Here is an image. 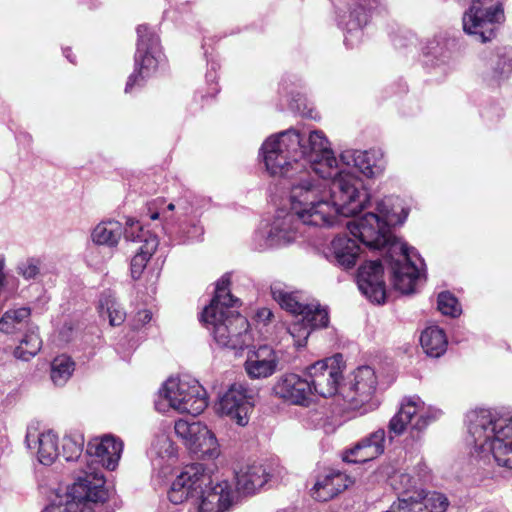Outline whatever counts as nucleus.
<instances>
[{
	"label": "nucleus",
	"mask_w": 512,
	"mask_h": 512,
	"mask_svg": "<svg viewBox=\"0 0 512 512\" xmlns=\"http://www.w3.org/2000/svg\"><path fill=\"white\" fill-rule=\"evenodd\" d=\"M324 184L305 172L289 183L291 209L279 211L272 222L268 233L272 245L293 241L301 225L331 227L339 216H354L369 201L361 178L343 173L330 190Z\"/></svg>",
	"instance_id": "nucleus-1"
},
{
	"label": "nucleus",
	"mask_w": 512,
	"mask_h": 512,
	"mask_svg": "<svg viewBox=\"0 0 512 512\" xmlns=\"http://www.w3.org/2000/svg\"><path fill=\"white\" fill-rule=\"evenodd\" d=\"M261 152L267 171L286 177L289 183L305 172L330 190L340 174L356 177L349 170L338 169V161L322 131H311L307 139L294 129L280 132L263 143Z\"/></svg>",
	"instance_id": "nucleus-2"
},
{
	"label": "nucleus",
	"mask_w": 512,
	"mask_h": 512,
	"mask_svg": "<svg viewBox=\"0 0 512 512\" xmlns=\"http://www.w3.org/2000/svg\"><path fill=\"white\" fill-rule=\"evenodd\" d=\"M390 205V198L382 200L377 204V213H366L348 222L347 227L367 247L386 249L385 259L391 268L393 287L402 294H410L420 276L423 261L413 247H408L391 234L390 227L402 224L407 212L402 209L404 215L400 217Z\"/></svg>",
	"instance_id": "nucleus-3"
},
{
	"label": "nucleus",
	"mask_w": 512,
	"mask_h": 512,
	"mask_svg": "<svg viewBox=\"0 0 512 512\" xmlns=\"http://www.w3.org/2000/svg\"><path fill=\"white\" fill-rule=\"evenodd\" d=\"M229 285V275H224L218 280L215 296L203 310L201 320L219 346L243 349L251 340L248 333L249 323L235 310L239 299L230 294Z\"/></svg>",
	"instance_id": "nucleus-4"
},
{
	"label": "nucleus",
	"mask_w": 512,
	"mask_h": 512,
	"mask_svg": "<svg viewBox=\"0 0 512 512\" xmlns=\"http://www.w3.org/2000/svg\"><path fill=\"white\" fill-rule=\"evenodd\" d=\"M468 431L482 458L492 456L499 466L512 469V416H497L489 410L467 415Z\"/></svg>",
	"instance_id": "nucleus-5"
},
{
	"label": "nucleus",
	"mask_w": 512,
	"mask_h": 512,
	"mask_svg": "<svg viewBox=\"0 0 512 512\" xmlns=\"http://www.w3.org/2000/svg\"><path fill=\"white\" fill-rule=\"evenodd\" d=\"M68 488L64 497L47 506L43 512H95L91 503L104 502L107 491L104 476L92 464Z\"/></svg>",
	"instance_id": "nucleus-6"
},
{
	"label": "nucleus",
	"mask_w": 512,
	"mask_h": 512,
	"mask_svg": "<svg viewBox=\"0 0 512 512\" xmlns=\"http://www.w3.org/2000/svg\"><path fill=\"white\" fill-rule=\"evenodd\" d=\"M167 406L180 413L198 415L208 405L206 392L198 381L186 378H169L159 390Z\"/></svg>",
	"instance_id": "nucleus-7"
},
{
	"label": "nucleus",
	"mask_w": 512,
	"mask_h": 512,
	"mask_svg": "<svg viewBox=\"0 0 512 512\" xmlns=\"http://www.w3.org/2000/svg\"><path fill=\"white\" fill-rule=\"evenodd\" d=\"M137 50L135 54V67L138 71L129 76L125 86V93H130L134 86H141L145 78L149 77L162 60L159 37L147 25L137 27Z\"/></svg>",
	"instance_id": "nucleus-8"
},
{
	"label": "nucleus",
	"mask_w": 512,
	"mask_h": 512,
	"mask_svg": "<svg viewBox=\"0 0 512 512\" xmlns=\"http://www.w3.org/2000/svg\"><path fill=\"white\" fill-rule=\"evenodd\" d=\"M502 18L501 0H474L463 15V29L485 43L495 37L496 24Z\"/></svg>",
	"instance_id": "nucleus-9"
},
{
	"label": "nucleus",
	"mask_w": 512,
	"mask_h": 512,
	"mask_svg": "<svg viewBox=\"0 0 512 512\" xmlns=\"http://www.w3.org/2000/svg\"><path fill=\"white\" fill-rule=\"evenodd\" d=\"M207 484H210V475L200 464L188 466L172 482L168 499L176 505L190 501L195 506Z\"/></svg>",
	"instance_id": "nucleus-10"
},
{
	"label": "nucleus",
	"mask_w": 512,
	"mask_h": 512,
	"mask_svg": "<svg viewBox=\"0 0 512 512\" xmlns=\"http://www.w3.org/2000/svg\"><path fill=\"white\" fill-rule=\"evenodd\" d=\"M447 497L439 492H426L415 486L406 488L386 512H445Z\"/></svg>",
	"instance_id": "nucleus-11"
},
{
	"label": "nucleus",
	"mask_w": 512,
	"mask_h": 512,
	"mask_svg": "<svg viewBox=\"0 0 512 512\" xmlns=\"http://www.w3.org/2000/svg\"><path fill=\"white\" fill-rule=\"evenodd\" d=\"M342 363V355L336 354L309 366L307 373L311 394L314 391L323 397L333 396L342 378Z\"/></svg>",
	"instance_id": "nucleus-12"
},
{
	"label": "nucleus",
	"mask_w": 512,
	"mask_h": 512,
	"mask_svg": "<svg viewBox=\"0 0 512 512\" xmlns=\"http://www.w3.org/2000/svg\"><path fill=\"white\" fill-rule=\"evenodd\" d=\"M377 378L374 370L369 366H362L355 370L353 380L345 393V400L353 410L363 409L362 414L376 408L372 396L376 390Z\"/></svg>",
	"instance_id": "nucleus-13"
},
{
	"label": "nucleus",
	"mask_w": 512,
	"mask_h": 512,
	"mask_svg": "<svg viewBox=\"0 0 512 512\" xmlns=\"http://www.w3.org/2000/svg\"><path fill=\"white\" fill-rule=\"evenodd\" d=\"M273 299L281 308L297 316L304 313V317L312 321L313 325H328L329 316L326 309L318 304H303L299 297L291 292L288 287L280 282L271 285Z\"/></svg>",
	"instance_id": "nucleus-14"
},
{
	"label": "nucleus",
	"mask_w": 512,
	"mask_h": 512,
	"mask_svg": "<svg viewBox=\"0 0 512 512\" xmlns=\"http://www.w3.org/2000/svg\"><path fill=\"white\" fill-rule=\"evenodd\" d=\"M126 225L124 232L126 240L141 243L131 260V276L134 280H137L142 275L150 257L156 251L159 242L157 236L144 231L138 221L128 219Z\"/></svg>",
	"instance_id": "nucleus-15"
},
{
	"label": "nucleus",
	"mask_w": 512,
	"mask_h": 512,
	"mask_svg": "<svg viewBox=\"0 0 512 512\" xmlns=\"http://www.w3.org/2000/svg\"><path fill=\"white\" fill-rule=\"evenodd\" d=\"M236 492L227 480L214 481L205 485L195 504L197 512H227L237 501Z\"/></svg>",
	"instance_id": "nucleus-16"
},
{
	"label": "nucleus",
	"mask_w": 512,
	"mask_h": 512,
	"mask_svg": "<svg viewBox=\"0 0 512 512\" xmlns=\"http://www.w3.org/2000/svg\"><path fill=\"white\" fill-rule=\"evenodd\" d=\"M218 411L239 426H246L252 411L251 397L240 383L232 384L219 396Z\"/></svg>",
	"instance_id": "nucleus-17"
},
{
	"label": "nucleus",
	"mask_w": 512,
	"mask_h": 512,
	"mask_svg": "<svg viewBox=\"0 0 512 512\" xmlns=\"http://www.w3.org/2000/svg\"><path fill=\"white\" fill-rule=\"evenodd\" d=\"M431 418L424 413V402L418 396L406 397L401 402L399 411L389 422V431L397 435L404 432L408 425L412 431L421 432Z\"/></svg>",
	"instance_id": "nucleus-18"
},
{
	"label": "nucleus",
	"mask_w": 512,
	"mask_h": 512,
	"mask_svg": "<svg viewBox=\"0 0 512 512\" xmlns=\"http://www.w3.org/2000/svg\"><path fill=\"white\" fill-rule=\"evenodd\" d=\"M357 284L360 291L372 302L381 304L386 297L383 266L380 261H369L358 269Z\"/></svg>",
	"instance_id": "nucleus-19"
},
{
	"label": "nucleus",
	"mask_w": 512,
	"mask_h": 512,
	"mask_svg": "<svg viewBox=\"0 0 512 512\" xmlns=\"http://www.w3.org/2000/svg\"><path fill=\"white\" fill-rule=\"evenodd\" d=\"M274 394L294 405H308L311 396V385L294 373H287L278 378L273 386Z\"/></svg>",
	"instance_id": "nucleus-20"
},
{
	"label": "nucleus",
	"mask_w": 512,
	"mask_h": 512,
	"mask_svg": "<svg viewBox=\"0 0 512 512\" xmlns=\"http://www.w3.org/2000/svg\"><path fill=\"white\" fill-rule=\"evenodd\" d=\"M123 447L124 444L120 439L112 435H105L88 442L86 456L94 457V461L113 471L118 466Z\"/></svg>",
	"instance_id": "nucleus-21"
},
{
	"label": "nucleus",
	"mask_w": 512,
	"mask_h": 512,
	"mask_svg": "<svg viewBox=\"0 0 512 512\" xmlns=\"http://www.w3.org/2000/svg\"><path fill=\"white\" fill-rule=\"evenodd\" d=\"M270 473L261 463L247 464L235 473L236 497L256 494L270 480Z\"/></svg>",
	"instance_id": "nucleus-22"
},
{
	"label": "nucleus",
	"mask_w": 512,
	"mask_h": 512,
	"mask_svg": "<svg viewBox=\"0 0 512 512\" xmlns=\"http://www.w3.org/2000/svg\"><path fill=\"white\" fill-rule=\"evenodd\" d=\"M25 443L29 449L37 447L38 460L44 465H51L60 456L58 438L51 431L39 433L35 428H29Z\"/></svg>",
	"instance_id": "nucleus-23"
},
{
	"label": "nucleus",
	"mask_w": 512,
	"mask_h": 512,
	"mask_svg": "<svg viewBox=\"0 0 512 512\" xmlns=\"http://www.w3.org/2000/svg\"><path fill=\"white\" fill-rule=\"evenodd\" d=\"M385 431L378 429L368 437L359 441L344 457L351 463H365L373 460L384 452Z\"/></svg>",
	"instance_id": "nucleus-24"
},
{
	"label": "nucleus",
	"mask_w": 512,
	"mask_h": 512,
	"mask_svg": "<svg viewBox=\"0 0 512 512\" xmlns=\"http://www.w3.org/2000/svg\"><path fill=\"white\" fill-rule=\"evenodd\" d=\"M277 364L274 350L268 346H260L246 360L245 370L250 378H267L276 371Z\"/></svg>",
	"instance_id": "nucleus-25"
},
{
	"label": "nucleus",
	"mask_w": 512,
	"mask_h": 512,
	"mask_svg": "<svg viewBox=\"0 0 512 512\" xmlns=\"http://www.w3.org/2000/svg\"><path fill=\"white\" fill-rule=\"evenodd\" d=\"M481 61L487 67L486 80L491 86H498L512 73V57L507 52H484Z\"/></svg>",
	"instance_id": "nucleus-26"
},
{
	"label": "nucleus",
	"mask_w": 512,
	"mask_h": 512,
	"mask_svg": "<svg viewBox=\"0 0 512 512\" xmlns=\"http://www.w3.org/2000/svg\"><path fill=\"white\" fill-rule=\"evenodd\" d=\"M353 483L351 478L342 472H332L315 483L312 496L318 501H328L344 491Z\"/></svg>",
	"instance_id": "nucleus-27"
},
{
	"label": "nucleus",
	"mask_w": 512,
	"mask_h": 512,
	"mask_svg": "<svg viewBox=\"0 0 512 512\" xmlns=\"http://www.w3.org/2000/svg\"><path fill=\"white\" fill-rule=\"evenodd\" d=\"M340 160L348 167L357 168L367 177H374L382 171L381 165L377 162L376 153L373 151L346 150L341 153Z\"/></svg>",
	"instance_id": "nucleus-28"
},
{
	"label": "nucleus",
	"mask_w": 512,
	"mask_h": 512,
	"mask_svg": "<svg viewBox=\"0 0 512 512\" xmlns=\"http://www.w3.org/2000/svg\"><path fill=\"white\" fill-rule=\"evenodd\" d=\"M355 8L350 14V21L348 22L347 35L345 36V43L353 45L351 37L355 34L356 37L361 36V28L369 21V17L380 4L381 0H354Z\"/></svg>",
	"instance_id": "nucleus-29"
},
{
	"label": "nucleus",
	"mask_w": 512,
	"mask_h": 512,
	"mask_svg": "<svg viewBox=\"0 0 512 512\" xmlns=\"http://www.w3.org/2000/svg\"><path fill=\"white\" fill-rule=\"evenodd\" d=\"M30 317L31 310L29 307L23 306L9 309L0 318V332L6 335L25 332L33 327Z\"/></svg>",
	"instance_id": "nucleus-30"
},
{
	"label": "nucleus",
	"mask_w": 512,
	"mask_h": 512,
	"mask_svg": "<svg viewBox=\"0 0 512 512\" xmlns=\"http://www.w3.org/2000/svg\"><path fill=\"white\" fill-rule=\"evenodd\" d=\"M331 251L336 263L347 269L356 264L360 247L354 239L337 236L331 242Z\"/></svg>",
	"instance_id": "nucleus-31"
},
{
	"label": "nucleus",
	"mask_w": 512,
	"mask_h": 512,
	"mask_svg": "<svg viewBox=\"0 0 512 512\" xmlns=\"http://www.w3.org/2000/svg\"><path fill=\"white\" fill-rule=\"evenodd\" d=\"M420 343L425 353L435 358L443 355L447 348L446 335L437 326L426 328L421 334Z\"/></svg>",
	"instance_id": "nucleus-32"
},
{
	"label": "nucleus",
	"mask_w": 512,
	"mask_h": 512,
	"mask_svg": "<svg viewBox=\"0 0 512 512\" xmlns=\"http://www.w3.org/2000/svg\"><path fill=\"white\" fill-rule=\"evenodd\" d=\"M123 234L122 225L118 221H104L96 225L91 237L97 245L115 247Z\"/></svg>",
	"instance_id": "nucleus-33"
},
{
	"label": "nucleus",
	"mask_w": 512,
	"mask_h": 512,
	"mask_svg": "<svg viewBox=\"0 0 512 512\" xmlns=\"http://www.w3.org/2000/svg\"><path fill=\"white\" fill-rule=\"evenodd\" d=\"M42 347V340L38 328L33 326L24 332L22 339L13 351V356L22 361H29L35 357Z\"/></svg>",
	"instance_id": "nucleus-34"
},
{
	"label": "nucleus",
	"mask_w": 512,
	"mask_h": 512,
	"mask_svg": "<svg viewBox=\"0 0 512 512\" xmlns=\"http://www.w3.org/2000/svg\"><path fill=\"white\" fill-rule=\"evenodd\" d=\"M203 430L193 438L188 449L203 458H215L218 455V442L215 435L203 424Z\"/></svg>",
	"instance_id": "nucleus-35"
},
{
	"label": "nucleus",
	"mask_w": 512,
	"mask_h": 512,
	"mask_svg": "<svg viewBox=\"0 0 512 512\" xmlns=\"http://www.w3.org/2000/svg\"><path fill=\"white\" fill-rule=\"evenodd\" d=\"M98 310L101 316L106 315L108 317L111 326H119L125 321L126 312L111 291H105L101 294Z\"/></svg>",
	"instance_id": "nucleus-36"
},
{
	"label": "nucleus",
	"mask_w": 512,
	"mask_h": 512,
	"mask_svg": "<svg viewBox=\"0 0 512 512\" xmlns=\"http://www.w3.org/2000/svg\"><path fill=\"white\" fill-rule=\"evenodd\" d=\"M327 325H313L312 321L304 317V313L295 316V320L288 327V333L293 338L297 348L304 347L307 339L314 329L324 328Z\"/></svg>",
	"instance_id": "nucleus-37"
},
{
	"label": "nucleus",
	"mask_w": 512,
	"mask_h": 512,
	"mask_svg": "<svg viewBox=\"0 0 512 512\" xmlns=\"http://www.w3.org/2000/svg\"><path fill=\"white\" fill-rule=\"evenodd\" d=\"M75 369L74 361L67 355H59L51 362L50 377L56 386H63Z\"/></svg>",
	"instance_id": "nucleus-38"
},
{
	"label": "nucleus",
	"mask_w": 512,
	"mask_h": 512,
	"mask_svg": "<svg viewBox=\"0 0 512 512\" xmlns=\"http://www.w3.org/2000/svg\"><path fill=\"white\" fill-rule=\"evenodd\" d=\"M84 439L81 435H65L62 439V456L66 461L77 460L82 453Z\"/></svg>",
	"instance_id": "nucleus-39"
},
{
	"label": "nucleus",
	"mask_w": 512,
	"mask_h": 512,
	"mask_svg": "<svg viewBox=\"0 0 512 512\" xmlns=\"http://www.w3.org/2000/svg\"><path fill=\"white\" fill-rule=\"evenodd\" d=\"M199 429H203L201 422H188L180 419L175 422L174 430L175 434L183 441V443L189 447L193 438L199 433ZM204 431V430H201Z\"/></svg>",
	"instance_id": "nucleus-40"
},
{
	"label": "nucleus",
	"mask_w": 512,
	"mask_h": 512,
	"mask_svg": "<svg viewBox=\"0 0 512 512\" xmlns=\"http://www.w3.org/2000/svg\"><path fill=\"white\" fill-rule=\"evenodd\" d=\"M41 261L36 257L20 260L16 265V273L25 280H34L40 274Z\"/></svg>",
	"instance_id": "nucleus-41"
},
{
	"label": "nucleus",
	"mask_w": 512,
	"mask_h": 512,
	"mask_svg": "<svg viewBox=\"0 0 512 512\" xmlns=\"http://www.w3.org/2000/svg\"><path fill=\"white\" fill-rule=\"evenodd\" d=\"M438 309L442 314L452 317L461 313L457 299L449 292H442L438 295Z\"/></svg>",
	"instance_id": "nucleus-42"
},
{
	"label": "nucleus",
	"mask_w": 512,
	"mask_h": 512,
	"mask_svg": "<svg viewBox=\"0 0 512 512\" xmlns=\"http://www.w3.org/2000/svg\"><path fill=\"white\" fill-rule=\"evenodd\" d=\"M157 444H161L162 448H164V452L166 454H172L173 453V444L169 440V438L165 435H161L157 438Z\"/></svg>",
	"instance_id": "nucleus-43"
},
{
	"label": "nucleus",
	"mask_w": 512,
	"mask_h": 512,
	"mask_svg": "<svg viewBox=\"0 0 512 512\" xmlns=\"http://www.w3.org/2000/svg\"><path fill=\"white\" fill-rule=\"evenodd\" d=\"M257 317L259 318V320L263 321L264 323H267L272 320L273 313L268 308H262L261 310L258 311Z\"/></svg>",
	"instance_id": "nucleus-44"
},
{
	"label": "nucleus",
	"mask_w": 512,
	"mask_h": 512,
	"mask_svg": "<svg viewBox=\"0 0 512 512\" xmlns=\"http://www.w3.org/2000/svg\"><path fill=\"white\" fill-rule=\"evenodd\" d=\"M138 318L142 324H146L150 322V320L152 319V313L148 310L140 311L138 313Z\"/></svg>",
	"instance_id": "nucleus-45"
},
{
	"label": "nucleus",
	"mask_w": 512,
	"mask_h": 512,
	"mask_svg": "<svg viewBox=\"0 0 512 512\" xmlns=\"http://www.w3.org/2000/svg\"><path fill=\"white\" fill-rule=\"evenodd\" d=\"M175 209V205L173 203H170L167 205V207L165 208V210L162 212V218L163 220L168 223L169 222V217L167 215V212L168 211H173Z\"/></svg>",
	"instance_id": "nucleus-46"
},
{
	"label": "nucleus",
	"mask_w": 512,
	"mask_h": 512,
	"mask_svg": "<svg viewBox=\"0 0 512 512\" xmlns=\"http://www.w3.org/2000/svg\"><path fill=\"white\" fill-rule=\"evenodd\" d=\"M156 409L161 412H164L166 410V405L163 403L162 400L156 402Z\"/></svg>",
	"instance_id": "nucleus-47"
},
{
	"label": "nucleus",
	"mask_w": 512,
	"mask_h": 512,
	"mask_svg": "<svg viewBox=\"0 0 512 512\" xmlns=\"http://www.w3.org/2000/svg\"><path fill=\"white\" fill-rule=\"evenodd\" d=\"M194 229H195V233L190 236L191 238H195L197 236H200L203 233L202 227H194Z\"/></svg>",
	"instance_id": "nucleus-48"
},
{
	"label": "nucleus",
	"mask_w": 512,
	"mask_h": 512,
	"mask_svg": "<svg viewBox=\"0 0 512 512\" xmlns=\"http://www.w3.org/2000/svg\"><path fill=\"white\" fill-rule=\"evenodd\" d=\"M400 481L401 483H409L411 481V478L409 475L402 474L400 475Z\"/></svg>",
	"instance_id": "nucleus-49"
},
{
	"label": "nucleus",
	"mask_w": 512,
	"mask_h": 512,
	"mask_svg": "<svg viewBox=\"0 0 512 512\" xmlns=\"http://www.w3.org/2000/svg\"><path fill=\"white\" fill-rule=\"evenodd\" d=\"M150 218H151L152 220L159 219V218H160V212H158V211L151 212V214H150Z\"/></svg>",
	"instance_id": "nucleus-50"
}]
</instances>
